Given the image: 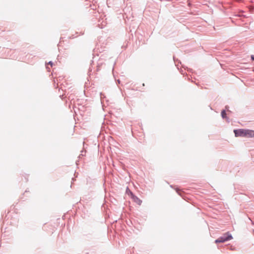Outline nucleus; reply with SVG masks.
I'll use <instances>...</instances> for the list:
<instances>
[{"label": "nucleus", "mask_w": 254, "mask_h": 254, "mask_svg": "<svg viewBox=\"0 0 254 254\" xmlns=\"http://www.w3.org/2000/svg\"><path fill=\"white\" fill-rule=\"evenodd\" d=\"M49 64H50L51 66H52L53 64V63L52 62L50 61L49 62Z\"/></svg>", "instance_id": "obj_7"}, {"label": "nucleus", "mask_w": 254, "mask_h": 254, "mask_svg": "<svg viewBox=\"0 0 254 254\" xmlns=\"http://www.w3.org/2000/svg\"><path fill=\"white\" fill-rule=\"evenodd\" d=\"M118 83H120V80H118Z\"/></svg>", "instance_id": "obj_9"}, {"label": "nucleus", "mask_w": 254, "mask_h": 254, "mask_svg": "<svg viewBox=\"0 0 254 254\" xmlns=\"http://www.w3.org/2000/svg\"><path fill=\"white\" fill-rule=\"evenodd\" d=\"M221 116H222V118L223 119H227V120H228V119L227 118V117H226V111L225 110H223L221 112Z\"/></svg>", "instance_id": "obj_5"}, {"label": "nucleus", "mask_w": 254, "mask_h": 254, "mask_svg": "<svg viewBox=\"0 0 254 254\" xmlns=\"http://www.w3.org/2000/svg\"><path fill=\"white\" fill-rule=\"evenodd\" d=\"M127 192L130 193V194L132 196L133 195L132 192L128 189V188H127Z\"/></svg>", "instance_id": "obj_6"}, {"label": "nucleus", "mask_w": 254, "mask_h": 254, "mask_svg": "<svg viewBox=\"0 0 254 254\" xmlns=\"http://www.w3.org/2000/svg\"><path fill=\"white\" fill-rule=\"evenodd\" d=\"M246 129H235L234 132L236 137H245Z\"/></svg>", "instance_id": "obj_2"}, {"label": "nucleus", "mask_w": 254, "mask_h": 254, "mask_svg": "<svg viewBox=\"0 0 254 254\" xmlns=\"http://www.w3.org/2000/svg\"><path fill=\"white\" fill-rule=\"evenodd\" d=\"M251 59L252 60L254 61V55H252L251 56Z\"/></svg>", "instance_id": "obj_8"}, {"label": "nucleus", "mask_w": 254, "mask_h": 254, "mask_svg": "<svg viewBox=\"0 0 254 254\" xmlns=\"http://www.w3.org/2000/svg\"><path fill=\"white\" fill-rule=\"evenodd\" d=\"M254 137V130L246 129L245 137Z\"/></svg>", "instance_id": "obj_3"}, {"label": "nucleus", "mask_w": 254, "mask_h": 254, "mask_svg": "<svg viewBox=\"0 0 254 254\" xmlns=\"http://www.w3.org/2000/svg\"><path fill=\"white\" fill-rule=\"evenodd\" d=\"M233 239L232 236L229 232L224 234L215 241V243H224Z\"/></svg>", "instance_id": "obj_1"}, {"label": "nucleus", "mask_w": 254, "mask_h": 254, "mask_svg": "<svg viewBox=\"0 0 254 254\" xmlns=\"http://www.w3.org/2000/svg\"><path fill=\"white\" fill-rule=\"evenodd\" d=\"M133 199H134V201L137 203L138 204L140 205L142 203L141 200H140L139 198H138L137 196L135 195H133L132 196Z\"/></svg>", "instance_id": "obj_4"}]
</instances>
